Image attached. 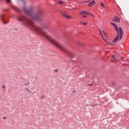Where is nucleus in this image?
Here are the masks:
<instances>
[{
	"label": "nucleus",
	"instance_id": "1",
	"mask_svg": "<svg viewBox=\"0 0 129 129\" xmlns=\"http://www.w3.org/2000/svg\"><path fill=\"white\" fill-rule=\"evenodd\" d=\"M23 11L25 14L29 17L21 16L17 18L19 22H22L25 25H30L32 26L33 24L32 21H39L41 20L42 17V12L40 11H36V8L32 6L27 8L26 7H23Z\"/></svg>",
	"mask_w": 129,
	"mask_h": 129
},
{
	"label": "nucleus",
	"instance_id": "2",
	"mask_svg": "<svg viewBox=\"0 0 129 129\" xmlns=\"http://www.w3.org/2000/svg\"><path fill=\"white\" fill-rule=\"evenodd\" d=\"M34 29L35 31H37L39 34H41L42 36L44 37V38H46V39H48V40L49 41V42H51L52 44H54V46H56L57 48H58V49H60L61 51L66 53V54H71V52L70 51H68L67 49L64 48L60 43H59L57 41L51 39L50 36H49L47 33L45 32H44L43 31V30H46L47 29V25L45 24H42L41 25V27L39 28H34Z\"/></svg>",
	"mask_w": 129,
	"mask_h": 129
},
{
	"label": "nucleus",
	"instance_id": "3",
	"mask_svg": "<svg viewBox=\"0 0 129 129\" xmlns=\"http://www.w3.org/2000/svg\"><path fill=\"white\" fill-rule=\"evenodd\" d=\"M110 23L115 28V31L117 32V36L115 37V39L112 41V43H116L119 40H121L122 38V36H123V32H122V29L121 27H117V25L115 23L112 22H110Z\"/></svg>",
	"mask_w": 129,
	"mask_h": 129
},
{
	"label": "nucleus",
	"instance_id": "4",
	"mask_svg": "<svg viewBox=\"0 0 129 129\" xmlns=\"http://www.w3.org/2000/svg\"><path fill=\"white\" fill-rule=\"evenodd\" d=\"M24 85L25 86V88L26 90H27V91H28V92H31L30 89H32V88H33V86L34 84L33 83H27L24 84ZM29 88H30V89H29Z\"/></svg>",
	"mask_w": 129,
	"mask_h": 129
},
{
	"label": "nucleus",
	"instance_id": "5",
	"mask_svg": "<svg viewBox=\"0 0 129 129\" xmlns=\"http://www.w3.org/2000/svg\"><path fill=\"white\" fill-rule=\"evenodd\" d=\"M100 35L102 38V39H103V40L106 42L107 43V44H108V45H110V46H112V45H113V44H112V43L109 42V41H107L106 39H105L104 37H103V35H104L105 36V37H106V33H105V32H104V31H100Z\"/></svg>",
	"mask_w": 129,
	"mask_h": 129
},
{
	"label": "nucleus",
	"instance_id": "6",
	"mask_svg": "<svg viewBox=\"0 0 129 129\" xmlns=\"http://www.w3.org/2000/svg\"><path fill=\"white\" fill-rule=\"evenodd\" d=\"M60 13L61 15L63 16V17H64L65 18H67V19H72L71 16L65 15V14H67V12L61 11H60Z\"/></svg>",
	"mask_w": 129,
	"mask_h": 129
},
{
	"label": "nucleus",
	"instance_id": "7",
	"mask_svg": "<svg viewBox=\"0 0 129 129\" xmlns=\"http://www.w3.org/2000/svg\"><path fill=\"white\" fill-rule=\"evenodd\" d=\"M112 21L113 22H114V23H120V20L117 16H115L113 19Z\"/></svg>",
	"mask_w": 129,
	"mask_h": 129
},
{
	"label": "nucleus",
	"instance_id": "8",
	"mask_svg": "<svg viewBox=\"0 0 129 129\" xmlns=\"http://www.w3.org/2000/svg\"><path fill=\"white\" fill-rule=\"evenodd\" d=\"M13 9L16 12H18V13H21L22 12V11L21 10H20L19 8H18L16 7H13Z\"/></svg>",
	"mask_w": 129,
	"mask_h": 129
},
{
	"label": "nucleus",
	"instance_id": "9",
	"mask_svg": "<svg viewBox=\"0 0 129 129\" xmlns=\"http://www.w3.org/2000/svg\"><path fill=\"white\" fill-rule=\"evenodd\" d=\"M94 5H95V1H93L88 4L89 7H93Z\"/></svg>",
	"mask_w": 129,
	"mask_h": 129
},
{
	"label": "nucleus",
	"instance_id": "10",
	"mask_svg": "<svg viewBox=\"0 0 129 129\" xmlns=\"http://www.w3.org/2000/svg\"><path fill=\"white\" fill-rule=\"evenodd\" d=\"M89 12L87 11H82L80 13V15H88Z\"/></svg>",
	"mask_w": 129,
	"mask_h": 129
},
{
	"label": "nucleus",
	"instance_id": "11",
	"mask_svg": "<svg viewBox=\"0 0 129 129\" xmlns=\"http://www.w3.org/2000/svg\"><path fill=\"white\" fill-rule=\"evenodd\" d=\"M88 16H90V17H92L93 18H95V16H94V15H93V14L89 12L88 13Z\"/></svg>",
	"mask_w": 129,
	"mask_h": 129
},
{
	"label": "nucleus",
	"instance_id": "12",
	"mask_svg": "<svg viewBox=\"0 0 129 129\" xmlns=\"http://www.w3.org/2000/svg\"><path fill=\"white\" fill-rule=\"evenodd\" d=\"M0 17L1 19L3 20L4 19V18H5V15L2 14Z\"/></svg>",
	"mask_w": 129,
	"mask_h": 129
},
{
	"label": "nucleus",
	"instance_id": "13",
	"mask_svg": "<svg viewBox=\"0 0 129 129\" xmlns=\"http://www.w3.org/2000/svg\"><path fill=\"white\" fill-rule=\"evenodd\" d=\"M81 25H84V26H86L87 25V23H83V22H80Z\"/></svg>",
	"mask_w": 129,
	"mask_h": 129
},
{
	"label": "nucleus",
	"instance_id": "14",
	"mask_svg": "<svg viewBox=\"0 0 129 129\" xmlns=\"http://www.w3.org/2000/svg\"><path fill=\"white\" fill-rule=\"evenodd\" d=\"M77 44L78 45H79V46H81V45H82V43L80 41H78L77 42Z\"/></svg>",
	"mask_w": 129,
	"mask_h": 129
},
{
	"label": "nucleus",
	"instance_id": "15",
	"mask_svg": "<svg viewBox=\"0 0 129 129\" xmlns=\"http://www.w3.org/2000/svg\"><path fill=\"white\" fill-rule=\"evenodd\" d=\"M100 6H101V7H102V8H104V4L101 3Z\"/></svg>",
	"mask_w": 129,
	"mask_h": 129
},
{
	"label": "nucleus",
	"instance_id": "16",
	"mask_svg": "<svg viewBox=\"0 0 129 129\" xmlns=\"http://www.w3.org/2000/svg\"><path fill=\"white\" fill-rule=\"evenodd\" d=\"M58 4H59V5H62V4H63V2L59 1V2H58Z\"/></svg>",
	"mask_w": 129,
	"mask_h": 129
},
{
	"label": "nucleus",
	"instance_id": "17",
	"mask_svg": "<svg viewBox=\"0 0 129 129\" xmlns=\"http://www.w3.org/2000/svg\"><path fill=\"white\" fill-rule=\"evenodd\" d=\"M4 24H8V23H9V22H7V21H3Z\"/></svg>",
	"mask_w": 129,
	"mask_h": 129
},
{
	"label": "nucleus",
	"instance_id": "18",
	"mask_svg": "<svg viewBox=\"0 0 129 129\" xmlns=\"http://www.w3.org/2000/svg\"><path fill=\"white\" fill-rule=\"evenodd\" d=\"M7 3H11V0H6Z\"/></svg>",
	"mask_w": 129,
	"mask_h": 129
},
{
	"label": "nucleus",
	"instance_id": "19",
	"mask_svg": "<svg viewBox=\"0 0 129 129\" xmlns=\"http://www.w3.org/2000/svg\"><path fill=\"white\" fill-rule=\"evenodd\" d=\"M112 58H114L115 60H117L115 57H114V55H112Z\"/></svg>",
	"mask_w": 129,
	"mask_h": 129
},
{
	"label": "nucleus",
	"instance_id": "20",
	"mask_svg": "<svg viewBox=\"0 0 129 129\" xmlns=\"http://www.w3.org/2000/svg\"><path fill=\"white\" fill-rule=\"evenodd\" d=\"M82 15L83 18H86V16L83 15Z\"/></svg>",
	"mask_w": 129,
	"mask_h": 129
},
{
	"label": "nucleus",
	"instance_id": "21",
	"mask_svg": "<svg viewBox=\"0 0 129 129\" xmlns=\"http://www.w3.org/2000/svg\"><path fill=\"white\" fill-rule=\"evenodd\" d=\"M2 88H4V89H5V86H2Z\"/></svg>",
	"mask_w": 129,
	"mask_h": 129
},
{
	"label": "nucleus",
	"instance_id": "22",
	"mask_svg": "<svg viewBox=\"0 0 129 129\" xmlns=\"http://www.w3.org/2000/svg\"><path fill=\"white\" fill-rule=\"evenodd\" d=\"M4 118L5 119V118H6V117H4Z\"/></svg>",
	"mask_w": 129,
	"mask_h": 129
}]
</instances>
